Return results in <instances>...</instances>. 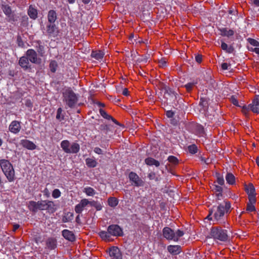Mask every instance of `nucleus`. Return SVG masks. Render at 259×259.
<instances>
[{
    "instance_id": "57",
    "label": "nucleus",
    "mask_w": 259,
    "mask_h": 259,
    "mask_svg": "<svg viewBox=\"0 0 259 259\" xmlns=\"http://www.w3.org/2000/svg\"><path fill=\"white\" fill-rule=\"evenodd\" d=\"M213 190L215 192H223V188L218 185H214Z\"/></svg>"
},
{
    "instance_id": "60",
    "label": "nucleus",
    "mask_w": 259,
    "mask_h": 259,
    "mask_svg": "<svg viewBox=\"0 0 259 259\" xmlns=\"http://www.w3.org/2000/svg\"><path fill=\"white\" fill-rule=\"evenodd\" d=\"M109 126L107 124H101L100 127L101 131H106V132L109 130Z\"/></svg>"
},
{
    "instance_id": "52",
    "label": "nucleus",
    "mask_w": 259,
    "mask_h": 259,
    "mask_svg": "<svg viewBox=\"0 0 259 259\" xmlns=\"http://www.w3.org/2000/svg\"><path fill=\"white\" fill-rule=\"evenodd\" d=\"M248 42L253 46L259 47V42L253 38H248Z\"/></svg>"
},
{
    "instance_id": "18",
    "label": "nucleus",
    "mask_w": 259,
    "mask_h": 259,
    "mask_svg": "<svg viewBox=\"0 0 259 259\" xmlns=\"http://www.w3.org/2000/svg\"><path fill=\"white\" fill-rule=\"evenodd\" d=\"M193 130V133L199 137H204L205 135L204 127L200 124H194Z\"/></svg>"
},
{
    "instance_id": "28",
    "label": "nucleus",
    "mask_w": 259,
    "mask_h": 259,
    "mask_svg": "<svg viewBox=\"0 0 259 259\" xmlns=\"http://www.w3.org/2000/svg\"><path fill=\"white\" fill-rule=\"evenodd\" d=\"M145 162L146 164L150 166L155 165L156 167H158L160 165L159 162L152 157H148L146 158Z\"/></svg>"
},
{
    "instance_id": "22",
    "label": "nucleus",
    "mask_w": 259,
    "mask_h": 259,
    "mask_svg": "<svg viewBox=\"0 0 259 259\" xmlns=\"http://www.w3.org/2000/svg\"><path fill=\"white\" fill-rule=\"evenodd\" d=\"M48 21L50 23H55L57 19V14L56 11L51 10L48 13Z\"/></svg>"
},
{
    "instance_id": "48",
    "label": "nucleus",
    "mask_w": 259,
    "mask_h": 259,
    "mask_svg": "<svg viewBox=\"0 0 259 259\" xmlns=\"http://www.w3.org/2000/svg\"><path fill=\"white\" fill-rule=\"evenodd\" d=\"M61 193L58 189H55L52 192V196L54 198H58L60 197Z\"/></svg>"
},
{
    "instance_id": "26",
    "label": "nucleus",
    "mask_w": 259,
    "mask_h": 259,
    "mask_svg": "<svg viewBox=\"0 0 259 259\" xmlns=\"http://www.w3.org/2000/svg\"><path fill=\"white\" fill-rule=\"evenodd\" d=\"M221 48L223 51L228 54L233 53L235 51V49L233 45L228 46L226 43L223 41H222L221 43Z\"/></svg>"
},
{
    "instance_id": "20",
    "label": "nucleus",
    "mask_w": 259,
    "mask_h": 259,
    "mask_svg": "<svg viewBox=\"0 0 259 259\" xmlns=\"http://www.w3.org/2000/svg\"><path fill=\"white\" fill-rule=\"evenodd\" d=\"M62 235L65 239L71 242H73L76 239L73 232L69 230L65 229L63 230L62 232Z\"/></svg>"
},
{
    "instance_id": "40",
    "label": "nucleus",
    "mask_w": 259,
    "mask_h": 259,
    "mask_svg": "<svg viewBox=\"0 0 259 259\" xmlns=\"http://www.w3.org/2000/svg\"><path fill=\"white\" fill-rule=\"evenodd\" d=\"M215 176L217 177V182L218 184L221 186L224 185L225 181L223 176L219 172L215 174Z\"/></svg>"
},
{
    "instance_id": "46",
    "label": "nucleus",
    "mask_w": 259,
    "mask_h": 259,
    "mask_svg": "<svg viewBox=\"0 0 259 259\" xmlns=\"http://www.w3.org/2000/svg\"><path fill=\"white\" fill-rule=\"evenodd\" d=\"M230 101L234 105L237 107H242V106L241 105L239 104L238 101L237 99V98L234 96H232L230 98Z\"/></svg>"
},
{
    "instance_id": "43",
    "label": "nucleus",
    "mask_w": 259,
    "mask_h": 259,
    "mask_svg": "<svg viewBox=\"0 0 259 259\" xmlns=\"http://www.w3.org/2000/svg\"><path fill=\"white\" fill-rule=\"evenodd\" d=\"M167 160L174 165H177L179 162L178 159L176 156L172 155L169 156L167 158Z\"/></svg>"
},
{
    "instance_id": "47",
    "label": "nucleus",
    "mask_w": 259,
    "mask_h": 259,
    "mask_svg": "<svg viewBox=\"0 0 259 259\" xmlns=\"http://www.w3.org/2000/svg\"><path fill=\"white\" fill-rule=\"evenodd\" d=\"M99 112L101 116L105 119L110 120V118H111V115H108L105 110L102 109H100Z\"/></svg>"
},
{
    "instance_id": "10",
    "label": "nucleus",
    "mask_w": 259,
    "mask_h": 259,
    "mask_svg": "<svg viewBox=\"0 0 259 259\" xmlns=\"http://www.w3.org/2000/svg\"><path fill=\"white\" fill-rule=\"evenodd\" d=\"M159 86L161 90L164 91V95H167L171 97L173 101L177 100V97L179 96L178 94L176 93L172 89L167 87L164 83L159 82Z\"/></svg>"
},
{
    "instance_id": "37",
    "label": "nucleus",
    "mask_w": 259,
    "mask_h": 259,
    "mask_svg": "<svg viewBox=\"0 0 259 259\" xmlns=\"http://www.w3.org/2000/svg\"><path fill=\"white\" fill-rule=\"evenodd\" d=\"M58 67V64L56 61L52 60L49 64V68L51 71L53 73H55Z\"/></svg>"
},
{
    "instance_id": "34",
    "label": "nucleus",
    "mask_w": 259,
    "mask_h": 259,
    "mask_svg": "<svg viewBox=\"0 0 259 259\" xmlns=\"http://www.w3.org/2000/svg\"><path fill=\"white\" fill-rule=\"evenodd\" d=\"M2 9L7 17H9L12 14V11L11 7L8 5H3Z\"/></svg>"
},
{
    "instance_id": "64",
    "label": "nucleus",
    "mask_w": 259,
    "mask_h": 259,
    "mask_svg": "<svg viewBox=\"0 0 259 259\" xmlns=\"http://www.w3.org/2000/svg\"><path fill=\"white\" fill-rule=\"evenodd\" d=\"M202 55L198 54L195 56V60L198 63H200L202 62Z\"/></svg>"
},
{
    "instance_id": "33",
    "label": "nucleus",
    "mask_w": 259,
    "mask_h": 259,
    "mask_svg": "<svg viewBox=\"0 0 259 259\" xmlns=\"http://www.w3.org/2000/svg\"><path fill=\"white\" fill-rule=\"evenodd\" d=\"M226 180L227 183L230 185H233L235 183V177L232 173L228 172L227 174Z\"/></svg>"
},
{
    "instance_id": "38",
    "label": "nucleus",
    "mask_w": 259,
    "mask_h": 259,
    "mask_svg": "<svg viewBox=\"0 0 259 259\" xmlns=\"http://www.w3.org/2000/svg\"><path fill=\"white\" fill-rule=\"evenodd\" d=\"M197 83L198 82L197 80H194L192 82H188L187 84H186L185 85V87L186 89L187 92H190L192 91L193 87L196 84H197Z\"/></svg>"
},
{
    "instance_id": "21",
    "label": "nucleus",
    "mask_w": 259,
    "mask_h": 259,
    "mask_svg": "<svg viewBox=\"0 0 259 259\" xmlns=\"http://www.w3.org/2000/svg\"><path fill=\"white\" fill-rule=\"evenodd\" d=\"M20 144L24 148L33 150L36 148L35 144L29 140L26 139H22L20 141Z\"/></svg>"
},
{
    "instance_id": "36",
    "label": "nucleus",
    "mask_w": 259,
    "mask_h": 259,
    "mask_svg": "<svg viewBox=\"0 0 259 259\" xmlns=\"http://www.w3.org/2000/svg\"><path fill=\"white\" fill-rule=\"evenodd\" d=\"M90 205L94 207L97 211L102 210L103 206L101 203L95 200L91 201Z\"/></svg>"
},
{
    "instance_id": "8",
    "label": "nucleus",
    "mask_w": 259,
    "mask_h": 259,
    "mask_svg": "<svg viewBox=\"0 0 259 259\" xmlns=\"http://www.w3.org/2000/svg\"><path fill=\"white\" fill-rule=\"evenodd\" d=\"M251 111L254 113L259 114V95H255V98L252 101V103L248 106H242V112L246 114L248 111Z\"/></svg>"
},
{
    "instance_id": "6",
    "label": "nucleus",
    "mask_w": 259,
    "mask_h": 259,
    "mask_svg": "<svg viewBox=\"0 0 259 259\" xmlns=\"http://www.w3.org/2000/svg\"><path fill=\"white\" fill-rule=\"evenodd\" d=\"M162 234L163 237L166 240L178 242L179 238L184 235V232L180 229L175 232L171 228L165 227L162 229Z\"/></svg>"
},
{
    "instance_id": "62",
    "label": "nucleus",
    "mask_w": 259,
    "mask_h": 259,
    "mask_svg": "<svg viewBox=\"0 0 259 259\" xmlns=\"http://www.w3.org/2000/svg\"><path fill=\"white\" fill-rule=\"evenodd\" d=\"M8 18V21L10 22H13L17 20V19L15 18L14 15L11 14V16L7 17Z\"/></svg>"
},
{
    "instance_id": "30",
    "label": "nucleus",
    "mask_w": 259,
    "mask_h": 259,
    "mask_svg": "<svg viewBox=\"0 0 259 259\" xmlns=\"http://www.w3.org/2000/svg\"><path fill=\"white\" fill-rule=\"evenodd\" d=\"M73 213L71 212H67L64 213L62 217L63 223H67L71 222L73 219Z\"/></svg>"
},
{
    "instance_id": "42",
    "label": "nucleus",
    "mask_w": 259,
    "mask_h": 259,
    "mask_svg": "<svg viewBox=\"0 0 259 259\" xmlns=\"http://www.w3.org/2000/svg\"><path fill=\"white\" fill-rule=\"evenodd\" d=\"M188 149L190 153L194 154L198 151V148L196 145L192 144L188 147Z\"/></svg>"
},
{
    "instance_id": "11",
    "label": "nucleus",
    "mask_w": 259,
    "mask_h": 259,
    "mask_svg": "<svg viewBox=\"0 0 259 259\" xmlns=\"http://www.w3.org/2000/svg\"><path fill=\"white\" fill-rule=\"evenodd\" d=\"M128 178L130 181L133 182L132 185L134 186L141 187L143 186L144 184L143 181L134 172L132 171L130 172Z\"/></svg>"
},
{
    "instance_id": "63",
    "label": "nucleus",
    "mask_w": 259,
    "mask_h": 259,
    "mask_svg": "<svg viewBox=\"0 0 259 259\" xmlns=\"http://www.w3.org/2000/svg\"><path fill=\"white\" fill-rule=\"evenodd\" d=\"M94 151L98 154H103L102 150L99 147H95L94 149Z\"/></svg>"
},
{
    "instance_id": "15",
    "label": "nucleus",
    "mask_w": 259,
    "mask_h": 259,
    "mask_svg": "<svg viewBox=\"0 0 259 259\" xmlns=\"http://www.w3.org/2000/svg\"><path fill=\"white\" fill-rule=\"evenodd\" d=\"M20 123L17 120L12 121L9 126L10 132L14 134L19 133L21 128Z\"/></svg>"
},
{
    "instance_id": "25",
    "label": "nucleus",
    "mask_w": 259,
    "mask_h": 259,
    "mask_svg": "<svg viewBox=\"0 0 259 259\" xmlns=\"http://www.w3.org/2000/svg\"><path fill=\"white\" fill-rule=\"evenodd\" d=\"M27 14L30 18L32 19L35 20L37 17V10L35 9L32 5L29 7Z\"/></svg>"
},
{
    "instance_id": "14",
    "label": "nucleus",
    "mask_w": 259,
    "mask_h": 259,
    "mask_svg": "<svg viewBox=\"0 0 259 259\" xmlns=\"http://www.w3.org/2000/svg\"><path fill=\"white\" fill-rule=\"evenodd\" d=\"M28 57L25 56H22L19 60V65L24 70H27L31 69V65L29 63Z\"/></svg>"
},
{
    "instance_id": "9",
    "label": "nucleus",
    "mask_w": 259,
    "mask_h": 259,
    "mask_svg": "<svg viewBox=\"0 0 259 259\" xmlns=\"http://www.w3.org/2000/svg\"><path fill=\"white\" fill-rule=\"evenodd\" d=\"M107 231L110 233V236H122L123 235L122 228L118 225H109L107 228Z\"/></svg>"
},
{
    "instance_id": "7",
    "label": "nucleus",
    "mask_w": 259,
    "mask_h": 259,
    "mask_svg": "<svg viewBox=\"0 0 259 259\" xmlns=\"http://www.w3.org/2000/svg\"><path fill=\"white\" fill-rule=\"evenodd\" d=\"M60 146L64 152L68 154H76L80 150L79 144L73 142L70 145V142L67 140L62 141L61 142Z\"/></svg>"
},
{
    "instance_id": "44",
    "label": "nucleus",
    "mask_w": 259,
    "mask_h": 259,
    "mask_svg": "<svg viewBox=\"0 0 259 259\" xmlns=\"http://www.w3.org/2000/svg\"><path fill=\"white\" fill-rule=\"evenodd\" d=\"M99 235L102 239L104 240L107 239L110 237V233L108 231L107 232L105 231H101L99 233Z\"/></svg>"
},
{
    "instance_id": "35",
    "label": "nucleus",
    "mask_w": 259,
    "mask_h": 259,
    "mask_svg": "<svg viewBox=\"0 0 259 259\" xmlns=\"http://www.w3.org/2000/svg\"><path fill=\"white\" fill-rule=\"evenodd\" d=\"M108 204L110 207H115L118 204V200L115 197H110L108 199Z\"/></svg>"
},
{
    "instance_id": "23",
    "label": "nucleus",
    "mask_w": 259,
    "mask_h": 259,
    "mask_svg": "<svg viewBox=\"0 0 259 259\" xmlns=\"http://www.w3.org/2000/svg\"><path fill=\"white\" fill-rule=\"evenodd\" d=\"M219 30L220 31L221 35L223 36H227L230 37L234 34V31L232 29H229L226 27L221 28L219 29Z\"/></svg>"
},
{
    "instance_id": "32",
    "label": "nucleus",
    "mask_w": 259,
    "mask_h": 259,
    "mask_svg": "<svg viewBox=\"0 0 259 259\" xmlns=\"http://www.w3.org/2000/svg\"><path fill=\"white\" fill-rule=\"evenodd\" d=\"M91 56L92 58H94L97 60H100L103 58L104 53L101 51H93L91 53Z\"/></svg>"
},
{
    "instance_id": "39",
    "label": "nucleus",
    "mask_w": 259,
    "mask_h": 259,
    "mask_svg": "<svg viewBox=\"0 0 259 259\" xmlns=\"http://www.w3.org/2000/svg\"><path fill=\"white\" fill-rule=\"evenodd\" d=\"M63 110L62 108L59 107L57 111L56 119L60 121L64 119V115L62 114Z\"/></svg>"
},
{
    "instance_id": "1",
    "label": "nucleus",
    "mask_w": 259,
    "mask_h": 259,
    "mask_svg": "<svg viewBox=\"0 0 259 259\" xmlns=\"http://www.w3.org/2000/svg\"><path fill=\"white\" fill-rule=\"evenodd\" d=\"M231 203L228 201H224L218 206H213L211 208V213L213 215L215 224H219L225 228H229V224L227 222V217L230 212Z\"/></svg>"
},
{
    "instance_id": "49",
    "label": "nucleus",
    "mask_w": 259,
    "mask_h": 259,
    "mask_svg": "<svg viewBox=\"0 0 259 259\" xmlns=\"http://www.w3.org/2000/svg\"><path fill=\"white\" fill-rule=\"evenodd\" d=\"M246 211L248 212H252L255 211V207L254 204L250 203H247L246 205Z\"/></svg>"
},
{
    "instance_id": "13",
    "label": "nucleus",
    "mask_w": 259,
    "mask_h": 259,
    "mask_svg": "<svg viewBox=\"0 0 259 259\" xmlns=\"http://www.w3.org/2000/svg\"><path fill=\"white\" fill-rule=\"evenodd\" d=\"M47 32L50 37H55L59 34L58 28L55 23H50L47 25Z\"/></svg>"
},
{
    "instance_id": "2",
    "label": "nucleus",
    "mask_w": 259,
    "mask_h": 259,
    "mask_svg": "<svg viewBox=\"0 0 259 259\" xmlns=\"http://www.w3.org/2000/svg\"><path fill=\"white\" fill-rule=\"evenodd\" d=\"M29 209L33 212L39 210H47L50 213H54L56 210L55 203L49 200H40L38 201H30L28 202Z\"/></svg>"
},
{
    "instance_id": "31",
    "label": "nucleus",
    "mask_w": 259,
    "mask_h": 259,
    "mask_svg": "<svg viewBox=\"0 0 259 259\" xmlns=\"http://www.w3.org/2000/svg\"><path fill=\"white\" fill-rule=\"evenodd\" d=\"M85 163L87 166L89 168H94L97 165V161L91 158H87L85 159Z\"/></svg>"
},
{
    "instance_id": "45",
    "label": "nucleus",
    "mask_w": 259,
    "mask_h": 259,
    "mask_svg": "<svg viewBox=\"0 0 259 259\" xmlns=\"http://www.w3.org/2000/svg\"><path fill=\"white\" fill-rule=\"evenodd\" d=\"M17 44L18 47L24 48H25V43L23 41L21 36L18 35L17 37Z\"/></svg>"
},
{
    "instance_id": "4",
    "label": "nucleus",
    "mask_w": 259,
    "mask_h": 259,
    "mask_svg": "<svg viewBox=\"0 0 259 259\" xmlns=\"http://www.w3.org/2000/svg\"><path fill=\"white\" fill-rule=\"evenodd\" d=\"M0 166L8 181L13 182L15 179V173L12 163L8 160L0 159Z\"/></svg>"
},
{
    "instance_id": "41",
    "label": "nucleus",
    "mask_w": 259,
    "mask_h": 259,
    "mask_svg": "<svg viewBox=\"0 0 259 259\" xmlns=\"http://www.w3.org/2000/svg\"><path fill=\"white\" fill-rule=\"evenodd\" d=\"M83 192L88 196H93L95 194V190L90 187H88L84 188Z\"/></svg>"
},
{
    "instance_id": "24",
    "label": "nucleus",
    "mask_w": 259,
    "mask_h": 259,
    "mask_svg": "<svg viewBox=\"0 0 259 259\" xmlns=\"http://www.w3.org/2000/svg\"><path fill=\"white\" fill-rule=\"evenodd\" d=\"M199 106L201 107V110L205 112L208 108V99L206 97H201Z\"/></svg>"
},
{
    "instance_id": "29",
    "label": "nucleus",
    "mask_w": 259,
    "mask_h": 259,
    "mask_svg": "<svg viewBox=\"0 0 259 259\" xmlns=\"http://www.w3.org/2000/svg\"><path fill=\"white\" fill-rule=\"evenodd\" d=\"M35 42L37 44L36 46L37 51L39 55L43 57L45 54V47L42 44V42L40 40H36Z\"/></svg>"
},
{
    "instance_id": "59",
    "label": "nucleus",
    "mask_w": 259,
    "mask_h": 259,
    "mask_svg": "<svg viewBox=\"0 0 259 259\" xmlns=\"http://www.w3.org/2000/svg\"><path fill=\"white\" fill-rule=\"evenodd\" d=\"M165 114L168 118H172L174 116L175 113L172 110H168L166 111Z\"/></svg>"
},
{
    "instance_id": "16",
    "label": "nucleus",
    "mask_w": 259,
    "mask_h": 259,
    "mask_svg": "<svg viewBox=\"0 0 259 259\" xmlns=\"http://www.w3.org/2000/svg\"><path fill=\"white\" fill-rule=\"evenodd\" d=\"M109 254L112 259H121V254L119 248L116 246H112L109 248Z\"/></svg>"
},
{
    "instance_id": "50",
    "label": "nucleus",
    "mask_w": 259,
    "mask_h": 259,
    "mask_svg": "<svg viewBox=\"0 0 259 259\" xmlns=\"http://www.w3.org/2000/svg\"><path fill=\"white\" fill-rule=\"evenodd\" d=\"M83 208H84L82 206H81V205L80 204L78 203L75 205L74 210L76 213L80 214L83 211Z\"/></svg>"
},
{
    "instance_id": "58",
    "label": "nucleus",
    "mask_w": 259,
    "mask_h": 259,
    "mask_svg": "<svg viewBox=\"0 0 259 259\" xmlns=\"http://www.w3.org/2000/svg\"><path fill=\"white\" fill-rule=\"evenodd\" d=\"M206 219H208L210 221H212L213 222L215 223L213 219V215L212 214V213H211V208L209 209V213L206 217Z\"/></svg>"
},
{
    "instance_id": "3",
    "label": "nucleus",
    "mask_w": 259,
    "mask_h": 259,
    "mask_svg": "<svg viewBox=\"0 0 259 259\" xmlns=\"http://www.w3.org/2000/svg\"><path fill=\"white\" fill-rule=\"evenodd\" d=\"M63 101L70 108H74L78 101V95L75 94L71 88L63 90Z\"/></svg>"
},
{
    "instance_id": "55",
    "label": "nucleus",
    "mask_w": 259,
    "mask_h": 259,
    "mask_svg": "<svg viewBox=\"0 0 259 259\" xmlns=\"http://www.w3.org/2000/svg\"><path fill=\"white\" fill-rule=\"evenodd\" d=\"M206 74H207V76L205 79L206 81L207 82H209L211 85H213L215 81L211 78V77L209 74H208L207 73H206Z\"/></svg>"
},
{
    "instance_id": "53",
    "label": "nucleus",
    "mask_w": 259,
    "mask_h": 259,
    "mask_svg": "<svg viewBox=\"0 0 259 259\" xmlns=\"http://www.w3.org/2000/svg\"><path fill=\"white\" fill-rule=\"evenodd\" d=\"M256 195H249L248 196V202L250 203L251 204H254L256 202V198H255Z\"/></svg>"
},
{
    "instance_id": "17",
    "label": "nucleus",
    "mask_w": 259,
    "mask_h": 259,
    "mask_svg": "<svg viewBox=\"0 0 259 259\" xmlns=\"http://www.w3.org/2000/svg\"><path fill=\"white\" fill-rule=\"evenodd\" d=\"M167 249L172 255H178L182 252V248L178 245H169L167 246Z\"/></svg>"
},
{
    "instance_id": "54",
    "label": "nucleus",
    "mask_w": 259,
    "mask_h": 259,
    "mask_svg": "<svg viewBox=\"0 0 259 259\" xmlns=\"http://www.w3.org/2000/svg\"><path fill=\"white\" fill-rule=\"evenodd\" d=\"M148 178L151 180L155 179V181H158V178H156V175H155V172H151L148 174Z\"/></svg>"
},
{
    "instance_id": "12",
    "label": "nucleus",
    "mask_w": 259,
    "mask_h": 259,
    "mask_svg": "<svg viewBox=\"0 0 259 259\" xmlns=\"http://www.w3.org/2000/svg\"><path fill=\"white\" fill-rule=\"evenodd\" d=\"M25 55V56L26 57H28V60L30 61L31 63L34 64L39 63V62L38 61V59L37 58V53L34 50L32 49H28L26 51Z\"/></svg>"
},
{
    "instance_id": "19",
    "label": "nucleus",
    "mask_w": 259,
    "mask_h": 259,
    "mask_svg": "<svg viewBox=\"0 0 259 259\" xmlns=\"http://www.w3.org/2000/svg\"><path fill=\"white\" fill-rule=\"evenodd\" d=\"M46 248L50 250L55 249L57 246V239L54 237L48 238L46 241Z\"/></svg>"
},
{
    "instance_id": "56",
    "label": "nucleus",
    "mask_w": 259,
    "mask_h": 259,
    "mask_svg": "<svg viewBox=\"0 0 259 259\" xmlns=\"http://www.w3.org/2000/svg\"><path fill=\"white\" fill-rule=\"evenodd\" d=\"M25 105L26 107L31 109L33 107V103L30 99H27L25 101Z\"/></svg>"
},
{
    "instance_id": "61",
    "label": "nucleus",
    "mask_w": 259,
    "mask_h": 259,
    "mask_svg": "<svg viewBox=\"0 0 259 259\" xmlns=\"http://www.w3.org/2000/svg\"><path fill=\"white\" fill-rule=\"evenodd\" d=\"M28 21V18L26 15H24L22 17V23L24 24H27Z\"/></svg>"
},
{
    "instance_id": "51",
    "label": "nucleus",
    "mask_w": 259,
    "mask_h": 259,
    "mask_svg": "<svg viewBox=\"0 0 259 259\" xmlns=\"http://www.w3.org/2000/svg\"><path fill=\"white\" fill-rule=\"evenodd\" d=\"M91 201H89L87 199H82L80 201L79 203L81 206H82L83 208L85 207L87 205L90 204V205Z\"/></svg>"
},
{
    "instance_id": "27",
    "label": "nucleus",
    "mask_w": 259,
    "mask_h": 259,
    "mask_svg": "<svg viewBox=\"0 0 259 259\" xmlns=\"http://www.w3.org/2000/svg\"><path fill=\"white\" fill-rule=\"evenodd\" d=\"M245 191L248 196L256 195L255 190L252 184L249 183L248 185H245Z\"/></svg>"
},
{
    "instance_id": "5",
    "label": "nucleus",
    "mask_w": 259,
    "mask_h": 259,
    "mask_svg": "<svg viewBox=\"0 0 259 259\" xmlns=\"http://www.w3.org/2000/svg\"><path fill=\"white\" fill-rule=\"evenodd\" d=\"M228 232L227 230L223 229L221 227H213L210 229V236L214 240L222 242L229 241Z\"/></svg>"
}]
</instances>
